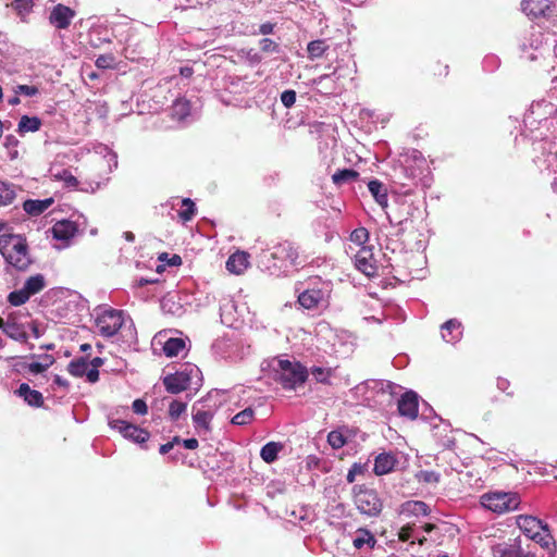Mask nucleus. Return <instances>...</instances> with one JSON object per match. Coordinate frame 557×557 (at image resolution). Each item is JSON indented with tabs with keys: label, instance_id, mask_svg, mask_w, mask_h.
Wrapping results in <instances>:
<instances>
[{
	"label": "nucleus",
	"instance_id": "f257e3e1",
	"mask_svg": "<svg viewBox=\"0 0 557 557\" xmlns=\"http://www.w3.org/2000/svg\"><path fill=\"white\" fill-rule=\"evenodd\" d=\"M0 253L17 271H26L33 262L26 238L21 235H0Z\"/></svg>",
	"mask_w": 557,
	"mask_h": 557
},
{
	"label": "nucleus",
	"instance_id": "f03ea898",
	"mask_svg": "<svg viewBox=\"0 0 557 557\" xmlns=\"http://www.w3.org/2000/svg\"><path fill=\"white\" fill-rule=\"evenodd\" d=\"M276 381L285 389H296L305 384L308 379V370L299 361L280 359L276 368Z\"/></svg>",
	"mask_w": 557,
	"mask_h": 557
},
{
	"label": "nucleus",
	"instance_id": "7ed1b4c3",
	"mask_svg": "<svg viewBox=\"0 0 557 557\" xmlns=\"http://www.w3.org/2000/svg\"><path fill=\"white\" fill-rule=\"evenodd\" d=\"M481 505L498 515L516 510L520 504V496L515 492H490L480 497Z\"/></svg>",
	"mask_w": 557,
	"mask_h": 557
},
{
	"label": "nucleus",
	"instance_id": "20e7f679",
	"mask_svg": "<svg viewBox=\"0 0 557 557\" xmlns=\"http://www.w3.org/2000/svg\"><path fill=\"white\" fill-rule=\"evenodd\" d=\"M517 524L524 535L539 543L542 547L548 546L550 535L547 524H544L542 520L533 516H519Z\"/></svg>",
	"mask_w": 557,
	"mask_h": 557
},
{
	"label": "nucleus",
	"instance_id": "39448f33",
	"mask_svg": "<svg viewBox=\"0 0 557 557\" xmlns=\"http://www.w3.org/2000/svg\"><path fill=\"white\" fill-rule=\"evenodd\" d=\"M46 287V280L42 274H35L29 276L24 286L21 289L13 290L8 295V301L10 305L14 307L22 306L26 304L29 298Z\"/></svg>",
	"mask_w": 557,
	"mask_h": 557
},
{
	"label": "nucleus",
	"instance_id": "423d86ee",
	"mask_svg": "<svg viewBox=\"0 0 557 557\" xmlns=\"http://www.w3.org/2000/svg\"><path fill=\"white\" fill-rule=\"evenodd\" d=\"M358 491L355 494V504L358 510L369 517H376L381 513L383 505L374 490H369L363 486H357Z\"/></svg>",
	"mask_w": 557,
	"mask_h": 557
},
{
	"label": "nucleus",
	"instance_id": "0eeeda50",
	"mask_svg": "<svg viewBox=\"0 0 557 557\" xmlns=\"http://www.w3.org/2000/svg\"><path fill=\"white\" fill-rule=\"evenodd\" d=\"M199 369L197 367H186L183 370L174 373H169L162 379V383L170 394H180L187 391L191 385V377L197 374Z\"/></svg>",
	"mask_w": 557,
	"mask_h": 557
},
{
	"label": "nucleus",
	"instance_id": "6e6552de",
	"mask_svg": "<svg viewBox=\"0 0 557 557\" xmlns=\"http://www.w3.org/2000/svg\"><path fill=\"white\" fill-rule=\"evenodd\" d=\"M215 407L208 405L207 399H200L193 405L191 419L195 429L200 433L208 434L212 431L211 421L215 414Z\"/></svg>",
	"mask_w": 557,
	"mask_h": 557
},
{
	"label": "nucleus",
	"instance_id": "1a4fd4ad",
	"mask_svg": "<svg viewBox=\"0 0 557 557\" xmlns=\"http://www.w3.org/2000/svg\"><path fill=\"white\" fill-rule=\"evenodd\" d=\"M124 323L123 311L117 309H108L96 319V325L99 333L104 337L114 336Z\"/></svg>",
	"mask_w": 557,
	"mask_h": 557
},
{
	"label": "nucleus",
	"instance_id": "9d476101",
	"mask_svg": "<svg viewBox=\"0 0 557 557\" xmlns=\"http://www.w3.org/2000/svg\"><path fill=\"white\" fill-rule=\"evenodd\" d=\"M271 256L273 259L286 261L293 267L301 265L307 261V258L300 253L299 248L287 240L274 246Z\"/></svg>",
	"mask_w": 557,
	"mask_h": 557
},
{
	"label": "nucleus",
	"instance_id": "9b49d317",
	"mask_svg": "<svg viewBox=\"0 0 557 557\" xmlns=\"http://www.w3.org/2000/svg\"><path fill=\"white\" fill-rule=\"evenodd\" d=\"M110 424L113 429L117 430L125 438H129L138 444L146 443L150 437V433L147 430L141 429L124 420H113Z\"/></svg>",
	"mask_w": 557,
	"mask_h": 557
},
{
	"label": "nucleus",
	"instance_id": "f8f14e48",
	"mask_svg": "<svg viewBox=\"0 0 557 557\" xmlns=\"http://www.w3.org/2000/svg\"><path fill=\"white\" fill-rule=\"evenodd\" d=\"M552 3V0H522L520 7L530 20H537L549 16Z\"/></svg>",
	"mask_w": 557,
	"mask_h": 557
},
{
	"label": "nucleus",
	"instance_id": "ddd939ff",
	"mask_svg": "<svg viewBox=\"0 0 557 557\" xmlns=\"http://www.w3.org/2000/svg\"><path fill=\"white\" fill-rule=\"evenodd\" d=\"M76 12L67 5L59 3L54 5L49 14V23L57 29H66L75 17Z\"/></svg>",
	"mask_w": 557,
	"mask_h": 557
},
{
	"label": "nucleus",
	"instance_id": "4468645a",
	"mask_svg": "<svg viewBox=\"0 0 557 557\" xmlns=\"http://www.w3.org/2000/svg\"><path fill=\"white\" fill-rule=\"evenodd\" d=\"M355 265L367 276H374L376 274V264L370 247L362 246L355 255Z\"/></svg>",
	"mask_w": 557,
	"mask_h": 557
},
{
	"label": "nucleus",
	"instance_id": "2eb2a0df",
	"mask_svg": "<svg viewBox=\"0 0 557 557\" xmlns=\"http://www.w3.org/2000/svg\"><path fill=\"white\" fill-rule=\"evenodd\" d=\"M398 412L403 417H407L410 420H413L418 417L419 412V401L418 395L414 392H406L398 399Z\"/></svg>",
	"mask_w": 557,
	"mask_h": 557
},
{
	"label": "nucleus",
	"instance_id": "dca6fc26",
	"mask_svg": "<svg viewBox=\"0 0 557 557\" xmlns=\"http://www.w3.org/2000/svg\"><path fill=\"white\" fill-rule=\"evenodd\" d=\"M494 557H535L529 550H524L518 542L500 543L493 548Z\"/></svg>",
	"mask_w": 557,
	"mask_h": 557
},
{
	"label": "nucleus",
	"instance_id": "f3484780",
	"mask_svg": "<svg viewBox=\"0 0 557 557\" xmlns=\"http://www.w3.org/2000/svg\"><path fill=\"white\" fill-rule=\"evenodd\" d=\"M324 298V293L320 288H308L298 296V302L307 310L317 309Z\"/></svg>",
	"mask_w": 557,
	"mask_h": 557
},
{
	"label": "nucleus",
	"instance_id": "a211bd4d",
	"mask_svg": "<svg viewBox=\"0 0 557 557\" xmlns=\"http://www.w3.org/2000/svg\"><path fill=\"white\" fill-rule=\"evenodd\" d=\"M52 236L59 240H69L74 237L77 232V226L74 222L69 220L58 221L51 228Z\"/></svg>",
	"mask_w": 557,
	"mask_h": 557
},
{
	"label": "nucleus",
	"instance_id": "6ab92c4d",
	"mask_svg": "<svg viewBox=\"0 0 557 557\" xmlns=\"http://www.w3.org/2000/svg\"><path fill=\"white\" fill-rule=\"evenodd\" d=\"M16 394L32 407H41L44 405V396L40 392L32 389L28 384L22 383Z\"/></svg>",
	"mask_w": 557,
	"mask_h": 557
},
{
	"label": "nucleus",
	"instance_id": "aec40b11",
	"mask_svg": "<svg viewBox=\"0 0 557 557\" xmlns=\"http://www.w3.org/2000/svg\"><path fill=\"white\" fill-rule=\"evenodd\" d=\"M397 460L393 454L382 453L375 457L373 471L376 475L389 473Z\"/></svg>",
	"mask_w": 557,
	"mask_h": 557
},
{
	"label": "nucleus",
	"instance_id": "412c9836",
	"mask_svg": "<svg viewBox=\"0 0 557 557\" xmlns=\"http://www.w3.org/2000/svg\"><path fill=\"white\" fill-rule=\"evenodd\" d=\"M248 264V255L246 252L238 251L228 257L226 261V269L228 272L238 275L244 273Z\"/></svg>",
	"mask_w": 557,
	"mask_h": 557
},
{
	"label": "nucleus",
	"instance_id": "4be33fe9",
	"mask_svg": "<svg viewBox=\"0 0 557 557\" xmlns=\"http://www.w3.org/2000/svg\"><path fill=\"white\" fill-rule=\"evenodd\" d=\"M53 203L52 198H47L44 200L38 199H28L24 201L23 209L26 213L33 216H37L45 212L51 205Z\"/></svg>",
	"mask_w": 557,
	"mask_h": 557
},
{
	"label": "nucleus",
	"instance_id": "5701e85b",
	"mask_svg": "<svg viewBox=\"0 0 557 557\" xmlns=\"http://www.w3.org/2000/svg\"><path fill=\"white\" fill-rule=\"evenodd\" d=\"M461 323L456 319H450L442 325V337L447 343H453L461 335L459 329Z\"/></svg>",
	"mask_w": 557,
	"mask_h": 557
},
{
	"label": "nucleus",
	"instance_id": "b1692460",
	"mask_svg": "<svg viewBox=\"0 0 557 557\" xmlns=\"http://www.w3.org/2000/svg\"><path fill=\"white\" fill-rule=\"evenodd\" d=\"M42 123L37 116L23 115L17 125V132L21 135L26 133H34L40 129Z\"/></svg>",
	"mask_w": 557,
	"mask_h": 557
},
{
	"label": "nucleus",
	"instance_id": "393cba45",
	"mask_svg": "<svg viewBox=\"0 0 557 557\" xmlns=\"http://www.w3.org/2000/svg\"><path fill=\"white\" fill-rule=\"evenodd\" d=\"M283 449V445L277 442L267 443L260 450V457L267 463H272L277 459L278 453Z\"/></svg>",
	"mask_w": 557,
	"mask_h": 557
},
{
	"label": "nucleus",
	"instance_id": "a878e982",
	"mask_svg": "<svg viewBox=\"0 0 557 557\" xmlns=\"http://www.w3.org/2000/svg\"><path fill=\"white\" fill-rule=\"evenodd\" d=\"M190 113V102L187 99L181 98L174 101L171 107V116L175 120L182 121Z\"/></svg>",
	"mask_w": 557,
	"mask_h": 557
},
{
	"label": "nucleus",
	"instance_id": "bb28decb",
	"mask_svg": "<svg viewBox=\"0 0 557 557\" xmlns=\"http://www.w3.org/2000/svg\"><path fill=\"white\" fill-rule=\"evenodd\" d=\"M4 334L7 336H9L10 338L21 342V343H26L28 339V335H27L24 326L22 324L17 323L15 319H12L10 321L8 330H5Z\"/></svg>",
	"mask_w": 557,
	"mask_h": 557
},
{
	"label": "nucleus",
	"instance_id": "cd10ccee",
	"mask_svg": "<svg viewBox=\"0 0 557 557\" xmlns=\"http://www.w3.org/2000/svg\"><path fill=\"white\" fill-rule=\"evenodd\" d=\"M368 188L379 205H381L382 207L387 206V194L386 190L383 188V184L380 181H370L368 184Z\"/></svg>",
	"mask_w": 557,
	"mask_h": 557
},
{
	"label": "nucleus",
	"instance_id": "c85d7f7f",
	"mask_svg": "<svg viewBox=\"0 0 557 557\" xmlns=\"http://www.w3.org/2000/svg\"><path fill=\"white\" fill-rule=\"evenodd\" d=\"M185 348L183 338L172 337L169 338L163 346V351L166 357H176Z\"/></svg>",
	"mask_w": 557,
	"mask_h": 557
},
{
	"label": "nucleus",
	"instance_id": "c756f323",
	"mask_svg": "<svg viewBox=\"0 0 557 557\" xmlns=\"http://www.w3.org/2000/svg\"><path fill=\"white\" fill-rule=\"evenodd\" d=\"M329 50V45L323 39L312 40L307 46L308 57L311 60L321 58Z\"/></svg>",
	"mask_w": 557,
	"mask_h": 557
},
{
	"label": "nucleus",
	"instance_id": "7c9ffc66",
	"mask_svg": "<svg viewBox=\"0 0 557 557\" xmlns=\"http://www.w3.org/2000/svg\"><path fill=\"white\" fill-rule=\"evenodd\" d=\"M358 177H359V173L357 171H355L352 169H343V170L336 171L332 175V182L335 185H343L347 182L356 181V180H358Z\"/></svg>",
	"mask_w": 557,
	"mask_h": 557
},
{
	"label": "nucleus",
	"instance_id": "2f4dec72",
	"mask_svg": "<svg viewBox=\"0 0 557 557\" xmlns=\"http://www.w3.org/2000/svg\"><path fill=\"white\" fill-rule=\"evenodd\" d=\"M16 197L14 187L11 184L0 181V207L11 205Z\"/></svg>",
	"mask_w": 557,
	"mask_h": 557
},
{
	"label": "nucleus",
	"instance_id": "473e14b6",
	"mask_svg": "<svg viewBox=\"0 0 557 557\" xmlns=\"http://www.w3.org/2000/svg\"><path fill=\"white\" fill-rule=\"evenodd\" d=\"M182 207L183 209L178 211V218L183 222H189L194 219L196 214V206L195 202L190 198H184L182 200Z\"/></svg>",
	"mask_w": 557,
	"mask_h": 557
},
{
	"label": "nucleus",
	"instance_id": "72a5a7b5",
	"mask_svg": "<svg viewBox=\"0 0 557 557\" xmlns=\"http://www.w3.org/2000/svg\"><path fill=\"white\" fill-rule=\"evenodd\" d=\"M87 369L88 363L83 357L72 360L67 366L69 373L76 377L84 376Z\"/></svg>",
	"mask_w": 557,
	"mask_h": 557
},
{
	"label": "nucleus",
	"instance_id": "f704fd0d",
	"mask_svg": "<svg viewBox=\"0 0 557 557\" xmlns=\"http://www.w3.org/2000/svg\"><path fill=\"white\" fill-rule=\"evenodd\" d=\"M404 509L416 516H428L430 513L429 506L421 500H410L404 504Z\"/></svg>",
	"mask_w": 557,
	"mask_h": 557
},
{
	"label": "nucleus",
	"instance_id": "c9c22d12",
	"mask_svg": "<svg viewBox=\"0 0 557 557\" xmlns=\"http://www.w3.org/2000/svg\"><path fill=\"white\" fill-rule=\"evenodd\" d=\"M42 362H32L27 366L29 372L38 374L45 372L53 362L54 358L51 355H45Z\"/></svg>",
	"mask_w": 557,
	"mask_h": 557
},
{
	"label": "nucleus",
	"instance_id": "e433bc0d",
	"mask_svg": "<svg viewBox=\"0 0 557 557\" xmlns=\"http://www.w3.org/2000/svg\"><path fill=\"white\" fill-rule=\"evenodd\" d=\"M95 64L100 70L115 69L116 67V59L113 53L100 54L96 59Z\"/></svg>",
	"mask_w": 557,
	"mask_h": 557
},
{
	"label": "nucleus",
	"instance_id": "4c0bfd02",
	"mask_svg": "<svg viewBox=\"0 0 557 557\" xmlns=\"http://www.w3.org/2000/svg\"><path fill=\"white\" fill-rule=\"evenodd\" d=\"M429 74L433 78L446 77L448 75V65L446 63L441 62V61L432 62L429 65Z\"/></svg>",
	"mask_w": 557,
	"mask_h": 557
},
{
	"label": "nucleus",
	"instance_id": "58836bf2",
	"mask_svg": "<svg viewBox=\"0 0 557 557\" xmlns=\"http://www.w3.org/2000/svg\"><path fill=\"white\" fill-rule=\"evenodd\" d=\"M255 412L251 408H246L240 412L236 413L232 418V423L235 425H246L250 423L253 419Z\"/></svg>",
	"mask_w": 557,
	"mask_h": 557
},
{
	"label": "nucleus",
	"instance_id": "ea45409f",
	"mask_svg": "<svg viewBox=\"0 0 557 557\" xmlns=\"http://www.w3.org/2000/svg\"><path fill=\"white\" fill-rule=\"evenodd\" d=\"M327 443L333 449H339L346 445L347 440L342 432L331 431L327 434Z\"/></svg>",
	"mask_w": 557,
	"mask_h": 557
},
{
	"label": "nucleus",
	"instance_id": "a19ab883",
	"mask_svg": "<svg viewBox=\"0 0 557 557\" xmlns=\"http://www.w3.org/2000/svg\"><path fill=\"white\" fill-rule=\"evenodd\" d=\"M187 409V404L180 400H172L169 406V417L176 421Z\"/></svg>",
	"mask_w": 557,
	"mask_h": 557
},
{
	"label": "nucleus",
	"instance_id": "79ce46f5",
	"mask_svg": "<svg viewBox=\"0 0 557 557\" xmlns=\"http://www.w3.org/2000/svg\"><path fill=\"white\" fill-rule=\"evenodd\" d=\"M311 374L313 375V377L315 379L317 382L323 383V384H329L330 377L332 375V369H330V368L326 369V368H322V367H312Z\"/></svg>",
	"mask_w": 557,
	"mask_h": 557
},
{
	"label": "nucleus",
	"instance_id": "37998d69",
	"mask_svg": "<svg viewBox=\"0 0 557 557\" xmlns=\"http://www.w3.org/2000/svg\"><path fill=\"white\" fill-rule=\"evenodd\" d=\"M440 474L435 471L421 470L416 474V479L425 484H433L440 482Z\"/></svg>",
	"mask_w": 557,
	"mask_h": 557
},
{
	"label": "nucleus",
	"instance_id": "c03bdc74",
	"mask_svg": "<svg viewBox=\"0 0 557 557\" xmlns=\"http://www.w3.org/2000/svg\"><path fill=\"white\" fill-rule=\"evenodd\" d=\"M350 240L360 247L364 246V244L369 240V232L366 227H359L351 232Z\"/></svg>",
	"mask_w": 557,
	"mask_h": 557
},
{
	"label": "nucleus",
	"instance_id": "a18cd8bd",
	"mask_svg": "<svg viewBox=\"0 0 557 557\" xmlns=\"http://www.w3.org/2000/svg\"><path fill=\"white\" fill-rule=\"evenodd\" d=\"M57 180L64 182L66 187L77 188L78 180L69 170H63L55 175Z\"/></svg>",
	"mask_w": 557,
	"mask_h": 557
},
{
	"label": "nucleus",
	"instance_id": "49530a36",
	"mask_svg": "<svg viewBox=\"0 0 557 557\" xmlns=\"http://www.w3.org/2000/svg\"><path fill=\"white\" fill-rule=\"evenodd\" d=\"M259 47L261 49L262 52H275L278 50V45L270 39V38H263L259 41Z\"/></svg>",
	"mask_w": 557,
	"mask_h": 557
},
{
	"label": "nucleus",
	"instance_id": "de8ad7c7",
	"mask_svg": "<svg viewBox=\"0 0 557 557\" xmlns=\"http://www.w3.org/2000/svg\"><path fill=\"white\" fill-rule=\"evenodd\" d=\"M281 101L286 108H290L296 102V91L288 89L282 92Z\"/></svg>",
	"mask_w": 557,
	"mask_h": 557
},
{
	"label": "nucleus",
	"instance_id": "09e8293b",
	"mask_svg": "<svg viewBox=\"0 0 557 557\" xmlns=\"http://www.w3.org/2000/svg\"><path fill=\"white\" fill-rule=\"evenodd\" d=\"M12 5L18 13L29 12L33 8L32 0H14Z\"/></svg>",
	"mask_w": 557,
	"mask_h": 557
},
{
	"label": "nucleus",
	"instance_id": "8fccbe9b",
	"mask_svg": "<svg viewBox=\"0 0 557 557\" xmlns=\"http://www.w3.org/2000/svg\"><path fill=\"white\" fill-rule=\"evenodd\" d=\"M16 94H22L33 97L39 92L38 88L34 85H18L15 90Z\"/></svg>",
	"mask_w": 557,
	"mask_h": 557
},
{
	"label": "nucleus",
	"instance_id": "3c124183",
	"mask_svg": "<svg viewBox=\"0 0 557 557\" xmlns=\"http://www.w3.org/2000/svg\"><path fill=\"white\" fill-rule=\"evenodd\" d=\"M132 408H133V411L137 414H147L148 412V407H147V404L145 403V400L143 399H135L133 401V405H132Z\"/></svg>",
	"mask_w": 557,
	"mask_h": 557
},
{
	"label": "nucleus",
	"instance_id": "603ef678",
	"mask_svg": "<svg viewBox=\"0 0 557 557\" xmlns=\"http://www.w3.org/2000/svg\"><path fill=\"white\" fill-rule=\"evenodd\" d=\"M412 532H413V524L404 525L398 532V540L400 542H407L411 537Z\"/></svg>",
	"mask_w": 557,
	"mask_h": 557
},
{
	"label": "nucleus",
	"instance_id": "864d4df0",
	"mask_svg": "<svg viewBox=\"0 0 557 557\" xmlns=\"http://www.w3.org/2000/svg\"><path fill=\"white\" fill-rule=\"evenodd\" d=\"M362 473V467L358 463H354L352 467L349 469L346 480L348 483L355 482L356 475Z\"/></svg>",
	"mask_w": 557,
	"mask_h": 557
},
{
	"label": "nucleus",
	"instance_id": "5fc2aeb1",
	"mask_svg": "<svg viewBox=\"0 0 557 557\" xmlns=\"http://www.w3.org/2000/svg\"><path fill=\"white\" fill-rule=\"evenodd\" d=\"M509 385H510V383H509V381L507 379H505V377H498L497 379V387L500 391L505 392L507 395L512 396L513 392L508 391Z\"/></svg>",
	"mask_w": 557,
	"mask_h": 557
},
{
	"label": "nucleus",
	"instance_id": "6e6d98bb",
	"mask_svg": "<svg viewBox=\"0 0 557 557\" xmlns=\"http://www.w3.org/2000/svg\"><path fill=\"white\" fill-rule=\"evenodd\" d=\"M357 532L362 533L364 536H367L366 544H368L370 547H374V545L376 544V540L369 530L360 528L358 529Z\"/></svg>",
	"mask_w": 557,
	"mask_h": 557
},
{
	"label": "nucleus",
	"instance_id": "4d7b16f0",
	"mask_svg": "<svg viewBox=\"0 0 557 557\" xmlns=\"http://www.w3.org/2000/svg\"><path fill=\"white\" fill-rule=\"evenodd\" d=\"M88 382L96 383L99 380V371L98 369H87L85 373Z\"/></svg>",
	"mask_w": 557,
	"mask_h": 557
},
{
	"label": "nucleus",
	"instance_id": "13d9d810",
	"mask_svg": "<svg viewBox=\"0 0 557 557\" xmlns=\"http://www.w3.org/2000/svg\"><path fill=\"white\" fill-rule=\"evenodd\" d=\"M274 26L275 25L270 23V22L263 23V24L260 25L259 32L262 35L271 34V33H273Z\"/></svg>",
	"mask_w": 557,
	"mask_h": 557
},
{
	"label": "nucleus",
	"instance_id": "bf43d9fd",
	"mask_svg": "<svg viewBox=\"0 0 557 557\" xmlns=\"http://www.w3.org/2000/svg\"><path fill=\"white\" fill-rule=\"evenodd\" d=\"M183 445L186 449H196L198 447L197 438H187L183 441Z\"/></svg>",
	"mask_w": 557,
	"mask_h": 557
},
{
	"label": "nucleus",
	"instance_id": "052dcab7",
	"mask_svg": "<svg viewBox=\"0 0 557 557\" xmlns=\"http://www.w3.org/2000/svg\"><path fill=\"white\" fill-rule=\"evenodd\" d=\"M171 449H173V442H168V443L162 444V445L160 446L159 451H160V454H161V455H165V454H168Z\"/></svg>",
	"mask_w": 557,
	"mask_h": 557
},
{
	"label": "nucleus",
	"instance_id": "680f3d73",
	"mask_svg": "<svg viewBox=\"0 0 557 557\" xmlns=\"http://www.w3.org/2000/svg\"><path fill=\"white\" fill-rule=\"evenodd\" d=\"M168 264L169 265H180L182 264V258L178 256V255H173L169 260H168Z\"/></svg>",
	"mask_w": 557,
	"mask_h": 557
},
{
	"label": "nucleus",
	"instance_id": "e2e57ef3",
	"mask_svg": "<svg viewBox=\"0 0 557 557\" xmlns=\"http://www.w3.org/2000/svg\"><path fill=\"white\" fill-rule=\"evenodd\" d=\"M366 541L367 536H358L354 540V546L359 549L366 544Z\"/></svg>",
	"mask_w": 557,
	"mask_h": 557
},
{
	"label": "nucleus",
	"instance_id": "0e129e2a",
	"mask_svg": "<svg viewBox=\"0 0 557 557\" xmlns=\"http://www.w3.org/2000/svg\"><path fill=\"white\" fill-rule=\"evenodd\" d=\"M53 382L59 386L69 387V382L60 375H55Z\"/></svg>",
	"mask_w": 557,
	"mask_h": 557
},
{
	"label": "nucleus",
	"instance_id": "69168bd1",
	"mask_svg": "<svg viewBox=\"0 0 557 557\" xmlns=\"http://www.w3.org/2000/svg\"><path fill=\"white\" fill-rule=\"evenodd\" d=\"M90 364L94 369H98L99 367H101L103 364V359L100 358V357H95L91 361H90Z\"/></svg>",
	"mask_w": 557,
	"mask_h": 557
},
{
	"label": "nucleus",
	"instance_id": "338daca9",
	"mask_svg": "<svg viewBox=\"0 0 557 557\" xmlns=\"http://www.w3.org/2000/svg\"><path fill=\"white\" fill-rule=\"evenodd\" d=\"M12 320V318H9L8 320H4L3 318L0 317V330L5 333V330H8V326L10 324V321Z\"/></svg>",
	"mask_w": 557,
	"mask_h": 557
},
{
	"label": "nucleus",
	"instance_id": "774afa93",
	"mask_svg": "<svg viewBox=\"0 0 557 557\" xmlns=\"http://www.w3.org/2000/svg\"><path fill=\"white\" fill-rule=\"evenodd\" d=\"M180 73H181V75H183L185 77H189L193 75L194 71L191 67L185 66V67H181Z\"/></svg>",
	"mask_w": 557,
	"mask_h": 557
}]
</instances>
